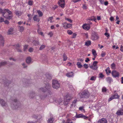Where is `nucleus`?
Wrapping results in <instances>:
<instances>
[{
  "label": "nucleus",
  "mask_w": 123,
  "mask_h": 123,
  "mask_svg": "<svg viewBox=\"0 0 123 123\" xmlns=\"http://www.w3.org/2000/svg\"><path fill=\"white\" fill-rule=\"evenodd\" d=\"M11 99L12 102L11 104V107L12 109H16L20 107L21 104L18 101L16 98Z\"/></svg>",
  "instance_id": "f257e3e1"
},
{
  "label": "nucleus",
  "mask_w": 123,
  "mask_h": 123,
  "mask_svg": "<svg viewBox=\"0 0 123 123\" xmlns=\"http://www.w3.org/2000/svg\"><path fill=\"white\" fill-rule=\"evenodd\" d=\"M3 13V16L5 18L9 20L12 18V13L9 10L5 9Z\"/></svg>",
  "instance_id": "f03ea898"
},
{
  "label": "nucleus",
  "mask_w": 123,
  "mask_h": 123,
  "mask_svg": "<svg viewBox=\"0 0 123 123\" xmlns=\"http://www.w3.org/2000/svg\"><path fill=\"white\" fill-rule=\"evenodd\" d=\"M80 98H88L90 95V94L87 91H85L82 93L79 94Z\"/></svg>",
  "instance_id": "7ed1b4c3"
},
{
  "label": "nucleus",
  "mask_w": 123,
  "mask_h": 123,
  "mask_svg": "<svg viewBox=\"0 0 123 123\" xmlns=\"http://www.w3.org/2000/svg\"><path fill=\"white\" fill-rule=\"evenodd\" d=\"M50 87V84L48 83L46 84L45 87H43L40 88L39 89V91H41L43 92H45L47 91H49V89Z\"/></svg>",
  "instance_id": "20e7f679"
},
{
  "label": "nucleus",
  "mask_w": 123,
  "mask_h": 123,
  "mask_svg": "<svg viewBox=\"0 0 123 123\" xmlns=\"http://www.w3.org/2000/svg\"><path fill=\"white\" fill-rule=\"evenodd\" d=\"M52 86L55 89H57L60 87V85L58 81L55 80L52 81Z\"/></svg>",
  "instance_id": "39448f33"
},
{
  "label": "nucleus",
  "mask_w": 123,
  "mask_h": 123,
  "mask_svg": "<svg viewBox=\"0 0 123 123\" xmlns=\"http://www.w3.org/2000/svg\"><path fill=\"white\" fill-rule=\"evenodd\" d=\"M63 27L65 29L69 28L71 27L72 25L70 24H68L67 23L64 22L62 23Z\"/></svg>",
  "instance_id": "423d86ee"
},
{
  "label": "nucleus",
  "mask_w": 123,
  "mask_h": 123,
  "mask_svg": "<svg viewBox=\"0 0 123 123\" xmlns=\"http://www.w3.org/2000/svg\"><path fill=\"white\" fill-rule=\"evenodd\" d=\"M75 117L76 118H81L84 119H86L88 118L87 117L84 115L82 114H80L78 115L76 114Z\"/></svg>",
  "instance_id": "0eeeda50"
},
{
  "label": "nucleus",
  "mask_w": 123,
  "mask_h": 123,
  "mask_svg": "<svg viewBox=\"0 0 123 123\" xmlns=\"http://www.w3.org/2000/svg\"><path fill=\"white\" fill-rule=\"evenodd\" d=\"M111 74L112 76L115 78L118 77L119 76V73L115 70L113 71L112 72Z\"/></svg>",
  "instance_id": "6e6552de"
},
{
  "label": "nucleus",
  "mask_w": 123,
  "mask_h": 123,
  "mask_svg": "<svg viewBox=\"0 0 123 123\" xmlns=\"http://www.w3.org/2000/svg\"><path fill=\"white\" fill-rule=\"evenodd\" d=\"M4 41L3 37L0 35V45L1 47H3L4 45Z\"/></svg>",
  "instance_id": "1a4fd4ad"
},
{
  "label": "nucleus",
  "mask_w": 123,
  "mask_h": 123,
  "mask_svg": "<svg viewBox=\"0 0 123 123\" xmlns=\"http://www.w3.org/2000/svg\"><path fill=\"white\" fill-rule=\"evenodd\" d=\"M107 119L105 118H102L99 119L97 121V123H107Z\"/></svg>",
  "instance_id": "9d476101"
},
{
  "label": "nucleus",
  "mask_w": 123,
  "mask_h": 123,
  "mask_svg": "<svg viewBox=\"0 0 123 123\" xmlns=\"http://www.w3.org/2000/svg\"><path fill=\"white\" fill-rule=\"evenodd\" d=\"M82 27L86 31L88 30L90 28V26L89 25L87 24H84Z\"/></svg>",
  "instance_id": "9b49d317"
},
{
  "label": "nucleus",
  "mask_w": 123,
  "mask_h": 123,
  "mask_svg": "<svg viewBox=\"0 0 123 123\" xmlns=\"http://www.w3.org/2000/svg\"><path fill=\"white\" fill-rule=\"evenodd\" d=\"M0 103L1 105L3 107L6 106L7 107V104L5 102V101L2 99H0Z\"/></svg>",
  "instance_id": "f8f14e48"
},
{
  "label": "nucleus",
  "mask_w": 123,
  "mask_h": 123,
  "mask_svg": "<svg viewBox=\"0 0 123 123\" xmlns=\"http://www.w3.org/2000/svg\"><path fill=\"white\" fill-rule=\"evenodd\" d=\"M58 4L61 7L63 8L64 6V0H60L58 2Z\"/></svg>",
  "instance_id": "ddd939ff"
},
{
  "label": "nucleus",
  "mask_w": 123,
  "mask_h": 123,
  "mask_svg": "<svg viewBox=\"0 0 123 123\" xmlns=\"http://www.w3.org/2000/svg\"><path fill=\"white\" fill-rule=\"evenodd\" d=\"M116 114L118 116L122 115H123V111L120 109L117 110Z\"/></svg>",
  "instance_id": "4468645a"
},
{
  "label": "nucleus",
  "mask_w": 123,
  "mask_h": 123,
  "mask_svg": "<svg viewBox=\"0 0 123 123\" xmlns=\"http://www.w3.org/2000/svg\"><path fill=\"white\" fill-rule=\"evenodd\" d=\"M20 46L18 44L16 45L15 46L16 49L18 52H22L21 49H20Z\"/></svg>",
  "instance_id": "2eb2a0df"
},
{
  "label": "nucleus",
  "mask_w": 123,
  "mask_h": 123,
  "mask_svg": "<svg viewBox=\"0 0 123 123\" xmlns=\"http://www.w3.org/2000/svg\"><path fill=\"white\" fill-rule=\"evenodd\" d=\"M33 19L35 21L39 22L40 19L39 17L37 15H35L33 17Z\"/></svg>",
  "instance_id": "dca6fc26"
},
{
  "label": "nucleus",
  "mask_w": 123,
  "mask_h": 123,
  "mask_svg": "<svg viewBox=\"0 0 123 123\" xmlns=\"http://www.w3.org/2000/svg\"><path fill=\"white\" fill-rule=\"evenodd\" d=\"M66 75L68 77H71L74 76V74L73 72H71L67 73Z\"/></svg>",
  "instance_id": "f3484780"
},
{
  "label": "nucleus",
  "mask_w": 123,
  "mask_h": 123,
  "mask_svg": "<svg viewBox=\"0 0 123 123\" xmlns=\"http://www.w3.org/2000/svg\"><path fill=\"white\" fill-rule=\"evenodd\" d=\"M26 61L28 64L30 63L31 62V57H27L26 59Z\"/></svg>",
  "instance_id": "a211bd4d"
},
{
  "label": "nucleus",
  "mask_w": 123,
  "mask_h": 123,
  "mask_svg": "<svg viewBox=\"0 0 123 123\" xmlns=\"http://www.w3.org/2000/svg\"><path fill=\"white\" fill-rule=\"evenodd\" d=\"M98 37V36L95 34L93 35L92 37V39L93 40H96L97 39Z\"/></svg>",
  "instance_id": "6ab92c4d"
},
{
  "label": "nucleus",
  "mask_w": 123,
  "mask_h": 123,
  "mask_svg": "<svg viewBox=\"0 0 123 123\" xmlns=\"http://www.w3.org/2000/svg\"><path fill=\"white\" fill-rule=\"evenodd\" d=\"M54 121V119L53 117L49 118L47 121L48 123H52Z\"/></svg>",
  "instance_id": "aec40b11"
},
{
  "label": "nucleus",
  "mask_w": 123,
  "mask_h": 123,
  "mask_svg": "<svg viewBox=\"0 0 123 123\" xmlns=\"http://www.w3.org/2000/svg\"><path fill=\"white\" fill-rule=\"evenodd\" d=\"M90 68L93 70H97L98 69L97 66H93V65L90 66Z\"/></svg>",
  "instance_id": "412c9836"
},
{
  "label": "nucleus",
  "mask_w": 123,
  "mask_h": 123,
  "mask_svg": "<svg viewBox=\"0 0 123 123\" xmlns=\"http://www.w3.org/2000/svg\"><path fill=\"white\" fill-rule=\"evenodd\" d=\"M13 28H11L8 30L7 34H11L13 33Z\"/></svg>",
  "instance_id": "4be33fe9"
},
{
  "label": "nucleus",
  "mask_w": 123,
  "mask_h": 123,
  "mask_svg": "<svg viewBox=\"0 0 123 123\" xmlns=\"http://www.w3.org/2000/svg\"><path fill=\"white\" fill-rule=\"evenodd\" d=\"M64 99L65 100H67L69 101L70 100V98L69 95H67L64 97Z\"/></svg>",
  "instance_id": "5701e85b"
},
{
  "label": "nucleus",
  "mask_w": 123,
  "mask_h": 123,
  "mask_svg": "<svg viewBox=\"0 0 123 123\" xmlns=\"http://www.w3.org/2000/svg\"><path fill=\"white\" fill-rule=\"evenodd\" d=\"M7 62L6 61H4L1 62L0 63V67L5 65L7 63Z\"/></svg>",
  "instance_id": "b1692460"
},
{
  "label": "nucleus",
  "mask_w": 123,
  "mask_h": 123,
  "mask_svg": "<svg viewBox=\"0 0 123 123\" xmlns=\"http://www.w3.org/2000/svg\"><path fill=\"white\" fill-rule=\"evenodd\" d=\"M112 96L114 99L118 98L119 97V96L117 93H116Z\"/></svg>",
  "instance_id": "393cba45"
},
{
  "label": "nucleus",
  "mask_w": 123,
  "mask_h": 123,
  "mask_svg": "<svg viewBox=\"0 0 123 123\" xmlns=\"http://www.w3.org/2000/svg\"><path fill=\"white\" fill-rule=\"evenodd\" d=\"M33 117L35 119L38 118L39 119L40 117L41 118V117L40 115H33Z\"/></svg>",
  "instance_id": "a878e982"
},
{
  "label": "nucleus",
  "mask_w": 123,
  "mask_h": 123,
  "mask_svg": "<svg viewBox=\"0 0 123 123\" xmlns=\"http://www.w3.org/2000/svg\"><path fill=\"white\" fill-rule=\"evenodd\" d=\"M15 13L16 15L20 16L22 14V12H21L20 11H16Z\"/></svg>",
  "instance_id": "bb28decb"
},
{
  "label": "nucleus",
  "mask_w": 123,
  "mask_h": 123,
  "mask_svg": "<svg viewBox=\"0 0 123 123\" xmlns=\"http://www.w3.org/2000/svg\"><path fill=\"white\" fill-rule=\"evenodd\" d=\"M105 71L107 74H109L111 72V71L110 70V68L109 67L107 68Z\"/></svg>",
  "instance_id": "cd10ccee"
},
{
  "label": "nucleus",
  "mask_w": 123,
  "mask_h": 123,
  "mask_svg": "<svg viewBox=\"0 0 123 123\" xmlns=\"http://www.w3.org/2000/svg\"><path fill=\"white\" fill-rule=\"evenodd\" d=\"M81 63L79 62H78L77 63V65L79 68H80L82 67V66L81 64Z\"/></svg>",
  "instance_id": "c85d7f7f"
},
{
  "label": "nucleus",
  "mask_w": 123,
  "mask_h": 123,
  "mask_svg": "<svg viewBox=\"0 0 123 123\" xmlns=\"http://www.w3.org/2000/svg\"><path fill=\"white\" fill-rule=\"evenodd\" d=\"M107 81L109 83H110L112 80V79L111 77H108L106 78Z\"/></svg>",
  "instance_id": "c756f323"
},
{
  "label": "nucleus",
  "mask_w": 123,
  "mask_h": 123,
  "mask_svg": "<svg viewBox=\"0 0 123 123\" xmlns=\"http://www.w3.org/2000/svg\"><path fill=\"white\" fill-rule=\"evenodd\" d=\"M92 52L93 55H94V57H95V56L97 55L96 51L94 49H92Z\"/></svg>",
  "instance_id": "7c9ffc66"
},
{
  "label": "nucleus",
  "mask_w": 123,
  "mask_h": 123,
  "mask_svg": "<svg viewBox=\"0 0 123 123\" xmlns=\"http://www.w3.org/2000/svg\"><path fill=\"white\" fill-rule=\"evenodd\" d=\"M46 76L47 78L49 80H51L52 78L51 76L49 74H47Z\"/></svg>",
  "instance_id": "2f4dec72"
},
{
  "label": "nucleus",
  "mask_w": 123,
  "mask_h": 123,
  "mask_svg": "<svg viewBox=\"0 0 123 123\" xmlns=\"http://www.w3.org/2000/svg\"><path fill=\"white\" fill-rule=\"evenodd\" d=\"M33 43L35 46L38 45L39 44L38 41H34Z\"/></svg>",
  "instance_id": "473e14b6"
},
{
  "label": "nucleus",
  "mask_w": 123,
  "mask_h": 123,
  "mask_svg": "<svg viewBox=\"0 0 123 123\" xmlns=\"http://www.w3.org/2000/svg\"><path fill=\"white\" fill-rule=\"evenodd\" d=\"M37 12L38 13L39 17H41L43 16V14L41 11L40 10L37 11Z\"/></svg>",
  "instance_id": "72a5a7b5"
},
{
  "label": "nucleus",
  "mask_w": 123,
  "mask_h": 123,
  "mask_svg": "<svg viewBox=\"0 0 123 123\" xmlns=\"http://www.w3.org/2000/svg\"><path fill=\"white\" fill-rule=\"evenodd\" d=\"M46 47V46L45 45H42L39 48V50H42L44 48Z\"/></svg>",
  "instance_id": "f704fd0d"
},
{
  "label": "nucleus",
  "mask_w": 123,
  "mask_h": 123,
  "mask_svg": "<svg viewBox=\"0 0 123 123\" xmlns=\"http://www.w3.org/2000/svg\"><path fill=\"white\" fill-rule=\"evenodd\" d=\"M91 44V42L90 41H89L86 42L85 43V45L87 46H89Z\"/></svg>",
  "instance_id": "c9c22d12"
},
{
  "label": "nucleus",
  "mask_w": 123,
  "mask_h": 123,
  "mask_svg": "<svg viewBox=\"0 0 123 123\" xmlns=\"http://www.w3.org/2000/svg\"><path fill=\"white\" fill-rule=\"evenodd\" d=\"M53 17H49L48 19V21H50V22L51 23L52 22V20L53 19Z\"/></svg>",
  "instance_id": "e433bc0d"
},
{
  "label": "nucleus",
  "mask_w": 123,
  "mask_h": 123,
  "mask_svg": "<svg viewBox=\"0 0 123 123\" xmlns=\"http://www.w3.org/2000/svg\"><path fill=\"white\" fill-rule=\"evenodd\" d=\"M20 27L19 31L21 32H23L24 30V28L23 26H19Z\"/></svg>",
  "instance_id": "4c0bfd02"
},
{
  "label": "nucleus",
  "mask_w": 123,
  "mask_h": 123,
  "mask_svg": "<svg viewBox=\"0 0 123 123\" xmlns=\"http://www.w3.org/2000/svg\"><path fill=\"white\" fill-rule=\"evenodd\" d=\"M35 95V94L34 92H32L30 94V96L31 98H33Z\"/></svg>",
  "instance_id": "58836bf2"
},
{
  "label": "nucleus",
  "mask_w": 123,
  "mask_h": 123,
  "mask_svg": "<svg viewBox=\"0 0 123 123\" xmlns=\"http://www.w3.org/2000/svg\"><path fill=\"white\" fill-rule=\"evenodd\" d=\"M63 60L64 61H66L67 59V57L66 55L65 54H64L63 55Z\"/></svg>",
  "instance_id": "ea45409f"
},
{
  "label": "nucleus",
  "mask_w": 123,
  "mask_h": 123,
  "mask_svg": "<svg viewBox=\"0 0 123 123\" xmlns=\"http://www.w3.org/2000/svg\"><path fill=\"white\" fill-rule=\"evenodd\" d=\"M65 19L66 20H67L70 23H71L72 22V20L70 19L65 18Z\"/></svg>",
  "instance_id": "a19ab883"
},
{
  "label": "nucleus",
  "mask_w": 123,
  "mask_h": 123,
  "mask_svg": "<svg viewBox=\"0 0 123 123\" xmlns=\"http://www.w3.org/2000/svg\"><path fill=\"white\" fill-rule=\"evenodd\" d=\"M66 123H73L70 119H68L67 120Z\"/></svg>",
  "instance_id": "79ce46f5"
},
{
  "label": "nucleus",
  "mask_w": 123,
  "mask_h": 123,
  "mask_svg": "<svg viewBox=\"0 0 123 123\" xmlns=\"http://www.w3.org/2000/svg\"><path fill=\"white\" fill-rule=\"evenodd\" d=\"M28 46L27 45H25L24 46V51H26L27 49Z\"/></svg>",
  "instance_id": "37998d69"
},
{
  "label": "nucleus",
  "mask_w": 123,
  "mask_h": 123,
  "mask_svg": "<svg viewBox=\"0 0 123 123\" xmlns=\"http://www.w3.org/2000/svg\"><path fill=\"white\" fill-rule=\"evenodd\" d=\"M67 33L69 35H71L72 34L73 32L71 31L68 30L67 31Z\"/></svg>",
  "instance_id": "c03bdc74"
},
{
  "label": "nucleus",
  "mask_w": 123,
  "mask_h": 123,
  "mask_svg": "<svg viewBox=\"0 0 123 123\" xmlns=\"http://www.w3.org/2000/svg\"><path fill=\"white\" fill-rule=\"evenodd\" d=\"M106 53L105 52H102L101 54V56L102 57H104L105 56Z\"/></svg>",
  "instance_id": "a18cd8bd"
},
{
  "label": "nucleus",
  "mask_w": 123,
  "mask_h": 123,
  "mask_svg": "<svg viewBox=\"0 0 123 123\" xmlns=\"http://www.w3.org/2000/svg\"><path fill=\"white\" fill-rule=\"evenodd\" d=\"M96 79V77L95 76L92 77L90 79V80H95Z\"/></svg>",
  "instance_id": "49530a36"
},
{
  "label": "nucleus",
  "mask_w": 123,
  "mask_h": 123,
  "mask_svg": "<svg viewBox=\"0 0 123 123\" xmlns=\"http://www.w3.org/2000/svg\"><path fill=\"white\" fill-rule=\"evenodd\" d=\"M69 102V101H68L67 100H64V105H67L68 104Z\"/></svg>",
  "instance_id": "de8ad7c7"
},
{
  "label": "nucleus",
  "mask_w": 123,
  "mask_h": 123,
  "mask_svg": "<svg viewBox=\"0 0 123 123\" xmlns=\"http://www.w3.org/2000/svg\"><path fill=\"white\" fill-rule=\"evenodd\" d=\"M98 62L97 61H95L93 62V65H93V66H97V64L98 63Z\"/></svg>",
  "instance_id": "09e8293b"
},
{
  "label": "nucleus",
  "mask_w": 123,
  "mask_h": 123,
  "mask_svg": "<svg viewBox=\"0 0 123 123\" xmlns=\"http://www.w3.org/2000/svg\"><path fill=\"white\" fill-rule=\"evenodd\" d=\"M107 90L106 88L104 87H103L102 88V91L103 92H105Z\"/></svg>",
  "instance_id": "8fccbe9b"
},
{
  "label": "nucleus",
  "mask_w": 123,
  "mask_h": 123,
  "mask_svg": "<svg viewBox=\"0 0 123 123\" xmlns=\"http://www.w3.org/2000/svg\"><path fill=\"white\" fill-rule=\"evenodd\" d=\"M111 68L112 69H114L115 68V65L114 63H112L111 65Z\"/></svg>",
  "instance_id": "3c124183"
},
{
  "label": "nucleus",
  "mask_w": 123,
  "mask_h": 123,
  "mask_svg": "<svg viewBox=\"0 0 123 123\" xmlns=\"http://www.w3.org/2000/svg\"><path fill=\"white\" fill-rule=\"evenodd\" d=\"M33 49L31 47L29 49L28 51L30 52H31L33 51Z\"/></svg>",
  "instance_id": "603ef678"
},
{
  "label": "nucleus",
  "mask_w": 123,
  "mask_h": 123,
  "mask_svg": "<svg viewBox=\"0 0 123 123\" xmlns=\"http://www.w3.org/2000/svg\"><path fill=\"white\" fill-rule=\"evenodd\" d=\"M84 107L83 106L80 107L79 108V110L81 111H82V110L84 111Z\"/></svg>",
  "instance_id": "864d4df0"
},
{
  "label": "nucleus",
  "mask_w": 123,
  "mask_h": 123,
  "mask_svg": "<svg viewBox=\"0 0 123 123\" xmlns=\"http://www.w3.org/2000/svg\"><path fill=\"white\" fill-rule=\"evenodd\" d=\"M82 8L83 9H85L87 8V6L86 5L84 4L83 5Z\"/></svg>",
  "instance_id": "5fc2aeb1"
},
{
  "label": "nucleus",
  "mask_w": 123,
  "mask_h": 123,
  "mask_svg": "<svg viewBox=\"0 0 123 123\" xmlns=\"http://www.w3.org/2000/svg\"><path fill=\"white\" fill-rule=\"evenodd\" d=\"M28 4L30 5H32V1L31 0L29 1Z\"/></svg>",
  "instance_id": "6e6d98bb"
},
{
  "label": "nucleus",
  "mask_w": 123,
  "mask_h": 123,
  "mask_svg": "<svg viewBox=\"0 0 123 123\" xmlns=\"http://www.w3.org/2000/svg\"><path fill=\"white\" fill-rule=\"evenodd\" d=\"M48 35H49L50 37H51L52 36L53 34L52 32H50L48 34Z\"/></svg>",
  "instance_id": "4d7b16f0"
},
{
  "label": "nucleus",
  "mask_w": 123,
  "mask_h": 123,
  "mask_svg": "<svg viewBox=\"0 0 123 123\" xmlns=\"http://www.w3.org/2000/svg\"><path fill=\"white\" fill-rule=\"evenodd\" d=\"M76 36V34L75 33H74L72 35V38H75Z\"/></svg>",
  "instance_id": "13d9d810"
},
{
  "label": "nucleus",
  "mask_w": 123,
  "mask_h": 123,
  "mask_svg": "<svg viewBox=\"0 0 123 123\" xmlns=\"http://www.w3.org/2000/svg\"><path fill=\"white\" fill-rule=\"evenodd\" d=\"M99 77L102 78L104 76V75L102 73H100L99 75Z\"/></svg>",
  "instance_id": "bf43d9fd"
},
{
  "label": "nucleus",
  "mask_w": 123,
  "mask_h": 123,
  "mask_svg": "<svg viewBox=\"0 0 123 123\" xmlns=\"http://www.w3.org/2000/svg\"><path fill=\"white\" fill-rule=\"evenodd\" d=\"M83 66H84V67L85 68H86V69H87L88 67V65L87 64H85Z\"/></svg>",
  "instance_id": "052dcab7"
},
{
  "label": "nucleus",
  "mask_w": 123,
  "mask_h": 123,
  "mask_svg": "<svg viewBox=\"0 0 123 123\" xmlns=\"http://www.w3.org/2000/svg\"><path fill=\"white\" fill-rule=\"evenodd\" d=\"M4 21V19L2 17L0 18V22H2Z\"/></svg>",
  "instance_id": "680f3d73"
},
{
  "label": "nucleus",
  "mask_w": 123,
  "mask_h": 123,
  "mask_svg": "<svg viewBox=\"0 0 123 123\" xmlns=\"http://www.w3.org/2000/svg\"><path fill=\"white\" fill-rule=\"evenodd\" d=\"M113 99H114V98H113L112 96H111V97L109 98L108 101L109 102Z\"/></svg>",
  "instance_id": "e2e57ef3"
},
{
  "label": "nucleus",
  "mask_w": 123,
  "mask_h": 123,
  "mask_svg": "<svg viewBox=\"0 0 123 123\" xmlns=\"http://www.w3.org/2000/svg\"><path fill=\"white\" fill-rule=\"evenodd\" d=\"M22 66H23L24 68H25L27 67V66L26 65L25 63H23L22 64Z\"/></svg>",
  "instance_id": "0e129e2a"
},
{
  "label": "nucleus",
  "mask_w": 123,
  "mask_h": 123,
  "mask_svg": "<svg viewBox=\"0 0 123 123\" xmlns=\"http://www.w3.org/2000/svg\"><path fill=\"white\" fill-rule=\"evenodd\" d=\"M81 0H72V1L74 3H76L80 1Z\"/></svg>",
  "instance_id": "69168bd1"
},
{
  "label": "nucleus",
  "mask_w": 123,
  "mask_h": 123,
  "mask_svg": "<svg viewBox=\"0 0 123 123\" xmlns=\"http://www.w3.org/2000/svg\"><path fill=\"white\" fill-rule=\"evenodd\" d=\"M87 24L90 26V25H92V23L90 21H88V23Z\"/></svg>",
  "instance_id": "338daca9"
},
{
  "label": "nucleus",
  "mask_w": 123,
  "mask_h": 123,
  "mask_svg": "<svg viewBox=\"0 0 123 123\" xmlns=\"http://www.w3.org/2000/svg\"><path fill=\"white\" fill-rule=\"evenodd\" d=\"M104 4L105 6H107L108 4V2L107 1H106L104 2Z\"/></svg>",
  "instance_id": "774afa93"
}]
</instances>
